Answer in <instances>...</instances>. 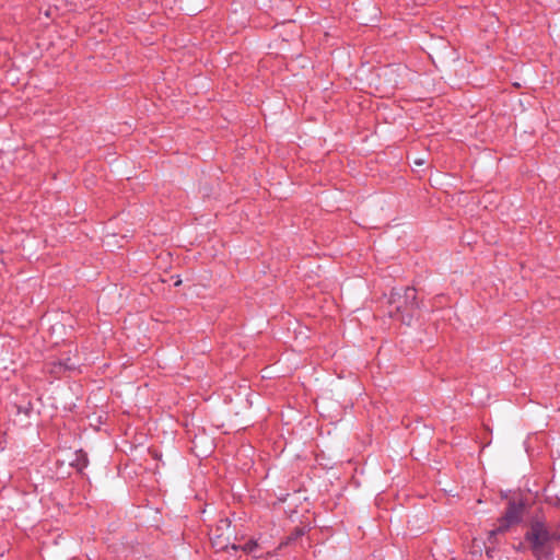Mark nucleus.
Instances as JSON below:
<instances>
[{"instance_id":"nucleus-1","label":"nucleus","mask_w":560,"mask_h":560,"mask_svg":"<svg viewBox=\"0 0 560 560\" xmlns=\"http://www.w3.org/2000/svg\"><path fill=\"white\" fill-rule=\"evenodd\" d=\"M417 291L415 288H406L402 293L393 292L390 303L395 305L397 316L400 317L401 322L410 325L418 308L417 304Z\"/></svg>"},{"instance_id":"nucleus-2","label":"nucleus","mask_w":560,"mask_h":560,"mask_svg":"<svg viewBox=\"0 0 560 560\" xmlns=\"http://www.w3.org/2000/svg\"><path fill=\"white\" fill-rule=\"evenodd\" d=\"M527 539L530 541L534 552L539 555L550 542L560 539V530L551 532L544 521H534Z\"/></svg>"},{"instance_id":"nucleus-3","label":"nucleus","mask_w":560,"mask_h":560,"mask_svg":"<svg viewBox=\"0 0 560 560\" xmlns=\"http://www.w3.org/2000/svg\"><path fill=\"white\" fill-rule=\"evenodd\" d=\"M523 505L512 502L509 504V508L504 514V516L500 520V524L495 529L490 530V537L495 536L497 534H502L508 528L517 524L522 518Z\"/></svg>"},{"instance_id":"nucleus-4","label":"nucleus","mask_w":560,"mask_h":560,"mask_svg":"<svg viewBox=\"0 0 560 560\" xmlns=\"http://www.w3.org/2000/svg\"><path fill=\"white\" fill-rule=\"evenodd\" d=\"M211 544L217 550H225L230 546V534H215L211 537Z\"/></svg>"},{"instance_id":"nucleus-5","label":"nucleus","mask_w":560,"mask_h":560,"mask_svg":"<svg viewBox=\"0 0 560 560\" xmlns=\"http://www.w3.org/2000/svg\"><path fill=\"white\" fill-rule=\"evenodd\" d=\"M72 466L77 467L79 470H82L88 466V457L86 454L82 451L75 453V460L71 463Z\"/></svg>"},{"instance_id":"nucleus-6","label":"nucleus","mask_w":560,"mask_h":560,"mask_svg":"<svg viewBox=\"0 0 560 560\" xmlns=\"http://www.w3.org/2000/svg\"><path fill=\"white\" fill-rule=\"evenodd\" d=\"M257 547H258V544L256 540H249L244 546H242L241 549L247 553H253L257 549ZM231 548L233 550H237V549H240V546L231 545Z\"/></svg>"},{"instance_id":"nucleus-7","label":"nucleus","mask_w":560,"mask_h":560,"mask_svg":"<svg viewBox=\"0 0 560 560\" xmlns=\"http://www.w3.org/2000/svg\"><path fill=\"white\" fill-rule=\"evenodd\" d=\"M230 525H231V523H230V521L228 518L220 520L217 530L218 532L220 530L221 533H224V530H229L230 529Z\"/></svg>"},{"instance_id":"nucleus-8","label":"nucleus","mask_w":560,"mask_h":560,"mask_svg":"<svg viewBox=\"0 0 560 560\" xmlns=\"http://www.w3.org/2000/svg\"><path fill=\"white\" fill-rule=\"evenodd\" d=\"M62 365L65 366V369L67 370H71V369H74V364L70 362V360H68L67 362L62 363Z\"/></svg>"},{"instance_id":"nucleus-9","label":"nucleus","mask_w":560,"mask_h":560,"mask_svg":"<svg viewBox=\"0 0 560 560\" xmlns=\"http://www.w3.org/2000/svg\"><path fill=\"white\" fill-rule=\"evenodd\" d=\"M413 163H415L416 165H418V166H421V165H423L424 161H423V160H421V159H417V160H415V161H413Z\"/></svg>"},{"instance_id":"nucleus-10","label":"nucleus","mask_w":560,"mask_h":560,"mask_svg":"<svg viewBox=\"0 0 560 560\" xmlns=\"http://www.w3.org/2000/svg\"><path fill=\"white\" fill-rule=\"evenodd\" d=\"M556 504L560 508V500L559 499L557 500Z\"/></svg>"}]
</instances>
